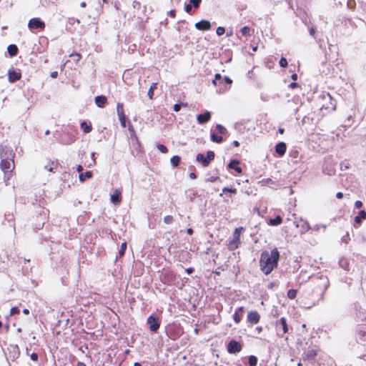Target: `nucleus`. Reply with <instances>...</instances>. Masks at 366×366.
I'll list each match as a JSON object with an SVG mask.
<instances>
[{
  "instance_id": "obj_9",
  "label": "nucleus",
  "mask_w": 366,
  "mask_h": 366,
  "mask_svg": "<svg viewBox=\"0 0 366 366\" xmlns=\"http://www.w3.org/2000/svg\"><path fill=\"white\" fill-rule=\"evenodd\" d=\"M147 324L149 325V330L152 332H157L160 326L158 318L153 315H150L147 318Z\"/></svg>"
},
{
  "instance_id": "obj_5",
  "label": "nucleus",
  "mask_w": 366,
  "mask_h": 366,
  "mask_svg": "<svg viewBox=\"0 0 366 366\" xmlns=\"http://www.w3.org/2000/svg\"><path fill=\"white\" fill-rule=\"evenodd\" d=\"M0 167L1 170L5 173L4 177L6 178L7 172H11V170L14 168V160H9L6 159H1ZM7 179H9V177H7Z\"/></svg>"
},
{
  "instance_id": "obj_44",
  "label": "nucleus",
  "mask_w": 366,
  "mask_h": 366,
  "mask_svg": "<svg viewBox=\"0 0 366 366\" xmlns=\"http://www.w3.org/2000/svg\"><path fill=\"white\" fill-rule=\"evenodd\" d=\"M327 97H328V98H329V99H330V101H331V102H330V104H331L330 107H331L332 109H335V108H336V101H335V100H334V99L332 98V97H331L329 94H327Z\"/></svg>"
},
{
  "instance_id": "obj_63",
  "label": "nucleus",
  "mask_w": 366,
  "mask_h": 366,
  "mask_svg": "<svg viewBox=\"0 0 366 366\" xmlns=\"http://www.w3.org/2000/svg\"><path fill=\"white\" fill-rule=\"evenodd\" d=\"M187 233L188 234H189V235L192 234V233H193V229H192V228H189V229H187Z\"/></svg>"
},
{
  "instance_id": "obj_29",
  "label": "nucleus",
  "mask_w": 366,
  "mask_h": 366,
  "mask_svg": "<svg viewBox=\"0 0 366 366\" xmlns=\"http://www.w3.org/2000/svg\"><path fill=\"white\" fill-rule=\"evenodd\" d=\"M81 128L85 133H89L92 131V127L90 124H87L86 122H82L81 123Z\"/></svg>"
},
{
  "instance_id": "obj_52",
  "label": "nucleus",
  "mask_w": 366,
  "mask_h": 366,
  "mask_svg": "<svg viewBox=\"0 0 366 366\" xmlns=\"http://www.w3.org/2000/svg\"><path fill=\"white\" fill-rule=\"evenodd\" d=\"M236 311H239V313L243 315V314L245 312V308L244 307H240Z\"/></svg>"
},
{
  "instance_id": "obj_43",
  "label": "nucleus",
  "mask_w": 366,
  "mask_h": 366,
  "mask_svg": "<svg viewBox=\"0 0 366 366\" xmlns=\"http://www.w3.org/2000/svg\"><path fill=\"white\" fill-rule=\"evenodd\" d=\"M182 106H185V104L184 103H179V104H175L174 105V112H179L180 111L181 108Z\"/></svg>"
},
{
  "instance_id": "obj_24",
  "label": "nucleus",
  "mask_w": 366,
  "mask_h": 366,
  "mask_svg": "<svg viewBox=\"0 0 366 366\" xmlns=\"http://www.w3.org/2000/svg\"><path fill=\"white\" fill-rule=\"evenodd\" d=\"M211 140L216 143H221L223 141V138L221 136L217 135L214 132H211Z\"/></svg>"
},
{
  "instance_id": "obj_46",
  "label": "nucleus",
  "mask_w": 366,
  "mask_h": 366,
  "mask_svg": "<svg viewBox=\"0 0 366 366\" xmlns=\"http://www.w3.org/2000/svg\"><path fill=\"white\" fill-rule=\"evenodd\" d=\"M20 310L17 307H14L11 309L10 315H14L16 314H19Z\"/></svg>"
},
{
  "instance_id": "obj_37",
  "label": "nucleus",
  "mask_w": 366,
  "mask_h": 366,
  "mask_svg": "<svg viewBox=\"0 0 366 366\" xmlns=\"http://www.w3.org/2000/svg\"><path fill=\"white\" fill-rule=\"evenodd\" d=\"M173 222H174V218L171 215H167V216L164 217V222L165 224H172Z\"/></svg>"
},
{
  "instance_id": "obj_36",
  "label": "nucleus",
  "mask_w": 366,
  "mask_h": 366,
  "mask_svg": "<svg viewBox=\"0 0 366 366\" xmlns=\"http://www.w3.org/2000/svg\"><path fill=\"white\" fill-rule=\"evenodd\" d=\"M216 129H217V131L221 134H224L227 133V129L225 127H224L221 124H217L216 126Z\"/></svg>"
},
{
  "instance_id": "obj_51",
  "label": "nucleus",
  "mask_w": 366,
  "mask_h": 366,
  "mask_svg": "<svg viewBox=\"0 0 366 366\" xmlns=\"http://www.w3.org/2000/svg\"><path fill=\"white\" fill-rule=\"evenodd\" d=\"M31 359L33 360V361H37L38 360V355L35 352H33L31 355Z\"/></svg>"
},
{
  "instance_id": "obj_2",
  "label": "nucleus",
  "mask_w": 366,
  "mask_h": 366,
  "mask_svg": "<svg viewBox=\"0 0 366 366\" xmlns=\"http://www.w3.org/2000/svg\"><path fill=\"white\" fill-rule=\"evenodd\" d=\"M244 230V228L242 227H237L234 229L232 239L229 241L228 244V249L230 251H233L237 249L240 244V234L242 231Z\"/></svg>"
},
{
  "instance_id": "obj_39",
  "label": "nucleus",
  "mask_w": 366,
  "mask_h": 366,
  "mask_svg": "<svg viewBox=\"0 0 366 366\" xmlns=\"http://www.w3.org/2000/svg\"><path fill=\"white\" fill-rule=\"evenodd\" d=\"M118 117L120 121L121 125L123 127H126V115L125 114L120 115V116H118Z\"/></svg>"
},
{
  "instance_id": "obj_54",
  "label": "nucleus",
  "mask_w": 366,
  "mask_h": 366,
  "mask_svg": "<svg viewBox=\"0 0 366 366\" xmlns=\"http://www.w3.org/2000/svg\"><path fill=\"white\" fill-rule=\"evenodd\" d=\"M168 14L169 16L174 18L175 15H176V11H175V10H171L168 12Z\"/></svg>"
},
{
  "instance_id": "obj_13",
  "label": "nucleus",
  "mask_w": 366,
  "mask_h": 366,
  "mask_svg": "<svg viewBox=\"0 0 366 366\" xmlns=\"http://www.w3.org/2000/svg\"><path fill=\"white\" fill-rule=\"evenodd\" d=\"M260 316L257 311H250L247 314V321L251 324H257L259 322Z\"/></svg>"
},
{
  "instance_id": "obj_31",
  "label": "nucleus",
  "mask_w": 366,
  "mask_h": 366,
  "mask_svg": "<svg viewBox=\"0 0 366 366\" xmlns=\"http://www.w3.org/2000/svg\"><path fill=\"white\" fill-rule=\"evenodd\" d=\"M249 366H256L257 364V358L254 355H251L248 358Z\"/></svg>"
},
{
  "instance_id": "obj_18",
  "label": "nucleus",
  "mask_w": 366,
  "mask_h": 366,
  "mask_svg": "<svg viewBox=\"0 0 366 366\" xmlns=\"http://www.w3.org/2000/svg\"><path fill=\"white\" fill-rule=\"evenodd\" d=\"M239 161L237 159H232L230 162L228 164V168L230 169H234L237 173L241 174L242 172V169L239 167Z\"/></svg>"
},
{
  "instance_id": "obj_27",
  "label": "nucleus",
  "mask_w": 366,
  "mask_h": 366,
  "mask_svg": "<svg viewBox=\"0 0 366 366\" xmlns=\"http://www.w3.org/2000/svg\"><path fill=\"white\" fill-rule=\"evenodd\" d=\"M282 222V219L280 216H277L274 219H269V224L272 226H277Z\"/></svg>"
},
{
  "instance_id": "obj_47",
  "label": "nucleus",
  "mask_w": 366,
  "mask_h": 366,
  "mask_svg": "<svg viewBox=\"0 0 366 366\" xmlns=\"http://www.w3.org/2000/svg\"><path fill=\"white\" fill-rule=\"evenodd\" d=\"M192 6L191 4H189V3L185 5L184 10L187 13L190 14L192 11Z\"/></svg>"
},
{
  "instance_id": "obj_4",
  "label": "nucleus",
  "mask_w": 366,
  "mask_h": 366,
  "mask_svg": "<svg viewBox=\"0 0 366 366\" xmlns=\"http://www.w3.org/2000/svg\"><path fill=\"white\" fill-rule=\"evenodd\" d=\"M276 331L277 335L282 337L284 334L288 332V326L285 317H281L276 322Z\"/></svg>"
},
{
  "instance_id": "obj_38",
  "label": "nucleus",
  "mask_w": 366,
  "mask_h": 366,
  "mask_svg": "<svg viewBox=\"0 0 366 366\" xmlns=\"http://www.w3.org/2000/svg\"><path fill=\"white\" fill-rule=\"evenodd\" d=\"M157 149L162 153L166 154L168 152V149L163 144H157Z\"/></svg>"
},
{
  "instance_id": "obj_41",
  "label": "nucleus",
  "mask_w": 366,
  "mask_h": 366,
  "mask_svg": "<svg viewBox=\"0 0 366 366\" xmlns=\"http://www.w3.org/2000/svg\"><path fill=\"white\" fill-rule=\"evenodd\" d=\"M222 192H230V193H232V194H236L237 193V189L235 188L224 187L222 189Z\"/></svg>"
},
{
  "instance_id": "obj_59",
  "label": "nucleus",
  "mask_w": 366,
  "mask_h": 366,
  "mask_svg": "<svg viewBox=\"0 0 366 366\" xmlns=\"http://www.w3.org/2000/svg\"><path fill=\"white\" fill-rule=\"evenodd\" d=\"M189 177H190L191 179H196V178H197V175H196V174H195V173L192 172V173H190V174H189Z\"/></svg>"
},
{
  "instance_id": "obj_25",
  "label": "nucleus",
  "mask_w": 366,
  "mask_h": 366,
  "mask_svg": "<svg viewBox=\"0 0 366 366\" xmlns=\"http://www.w3.org/2000/svg\"><path fill=\"white\" fill-rule=\"evenodd\" d=\"M92 177V172L87 171L84 173H81L79 176L80 182H84L86 179H89Z\"/></svg>"
},
{
  "instance_id": "obj_32",
  "label": "nucleus",
  "mask_w": 366,
  "mask_h": 366,
  "mask_svg": "<svg viewBox=\"0 0 366 366\" xmlns=\"http://www.w3.org/2000/svg\"><path fill=\"white\" fill-rule=\"evenodd\" d=\"M117 115L118 116L125 114L124 112V107H123V104L122 103H118L117 104Z\"/></svg>"
},
{
  "instance_id": "obj_19",
  "label": "nucleus",
  "mask_w": 366,
  "mask_h": 366,
  "mask_svg": "<svg viewBox=\"0 0 366 366\" xmlns=\"http://www.w3.org/2000/svg\"><path fill=\"white\" fill-rule=\"evenodd\" d=\"M357 339L361 342H366V328L361 327L357 332Z\"/></svg>"
},
{
  "instance_id": "obj_50",
  "label": "nucleus",
  "mask_w": 366,
  "mask_h": 366,
  "mask_svg": "<svg viewBox=\"0 0 366 366\" xmlns=\"http://www.w3.org/2000/svg\"><path fill=\"white\" fill-rule=\"evenodd\" d=\"M218 179H219V177H210L209 178H208V179H207V181L210 182H216Z\"/></svg>"
},
{
  "instance_id": "obj_56",
  "label": "nucleus",
  "mask_w": 366,
  "mask_h": 366,
  "mask_svg": "<svg viewBox=\"0 0 366 366\" xmlns=\"http://www.w3.org/2000/svg\"><path fill=\"white\" fill-rule=\"evenodd\" d=\"M50 76H51V78L55 79L58 76V72L57 71H53V72L51 73Z\"/></svg>"
},
{
  "instance_id": "obj_23",
  "label": "nucleus",
  "mask_w": 366,
  "mask_h": 366,
  "mask_svg": "<svg viewBox=\"0 0 366 366\" xmlns=\"http://www.w3.org/2000/svg\"><path fill=\"white\" fill-rule=\"evenodd\" d=\"M317 353L316 350H308L307 352L305 353V359L309 360H314L317 356Z\"/></svg>"
},
{
  "instance_id": "obj_10",
  "label": "nucleus",
  "mask_w": 366,
  "mask_h": 366,
  "mask_svg": "<svg viewBox=\"0 0 366 366\" xmlns=\"http://www.w3.org/2000/svg\"><path fill=\"white\" fill-rule=\"evenodd\" d=\"M21 77V74L19 71L14 70V69H10L8 71V79L10 83H14L16 81L19 80Z\"/></svg>"
},
{
  "instance_id": "obj_34",
  "label": "nucleus",
  "mask_w": 366,
  "mask_h": 366,
  "mask_svg": "<svg viewBox=\"0 0 366 366\" xmlns=\"http://www.w3.org/2000/svg\"><path fill=\"white\" fill-rule=\"evenodd\" d=\"M242 315L239 313V311H235L234 315H233V318H234V321L238 324L240 322V321L242 320Z\"/></svg>"
},
{
  "instance_id": "obj_17",
  "label": "nucleus",
  "mask_w": 366,
  "mask_h": 366,
  "mask_svg": "<svg viewBox=\"0 0 366 366\" xmlns=\"http://www.w3.org/2000/svg\"><path fill=\"white\" fill-rule=\"evenodd\" d=\"M286 149V144L283 142H279L275 146V152L280 157L283 156L285 154Z\"/></svg>"
},
{
  "instance_id": "obj_26",
  "label": "nucleus",
  "mask_w": 366,
  "mask_h": 366,
  "mask_svg": "<svg viewBox=\"0 0 366 366\" xmlns=\"http://www.w3.org/2000/svg\"><path fill=\"white\" fill-rule=\"evenodd\" d=\"M180 162H181V158L177 155L173 156L170 159L171 164L174 167H178L180 164Z\"/></svg>"
},
{
  "instance_id": "obj_35",
  "label": "nucleus",
  "mask_w": 366,
  "mask_h": 366,
  "mask_svg": "<svg viewBox=\"0 0 366 366\" xmlns=\"http://www.w3.org/2000/svg\"><path fill=\"white\" fill-rule=\"evenodd\" d=\"M202 2V0H189V4L192 5L194 9H197L199 7V5Z\"/></svg>"
},
{
  "instance_id": "obj_49",
  "label": "nucleus",
  "mask_w": 366,
  "mask_h": 366,
  "mask_svg": "<svg viewBox=\"0 0 366 366\" xmlns=\"http://www.w3.org/2000/svg\"><path fill=\"white\" fill-rule=\"evenodd\" d=\"M355 207L357 209H360L362 207V202L360 200H357L355 202Z\"/></svg>"
},
{
  "instance_id": "obj_21",
  "label": "nucleus",
  "mask_w": 366,
  "mask_h": 366,
  "mask_svg": "<svg viewBox=\"0 0 366 366\" xmlns=\"http://www.w3.org/2000/svg\"><path fill=\"white\" fill-rule=\"evenodd\" d=\"M18 47L15 44H10L7 47V51L11 57L16 56L18 54Z\"/></svg>"
},
{
  "instance_id": "obj_12",
  "label": "nucleus",
  "mask_w": 366,
  "mask_h": 366,
  "mask_svg": "<svg viewBox=\"0 0 366 366\" xmlns=\"http://www.w3.org/2000/svg\"><path fill=\"white\" fill-rule=\"evenodd\" d=\"M111 202L114 204H119L122 201V189H114L110 197Z\"/></svg>"
},
{
  "instance_id": "obj_53",
  "label": "nucleus",
  "mask_w": 366,
  "mask_h": 366,
  "mask_svg": "<svg viewBox=\"0 0 366 366\" xmlns=\"http://www.w3.org/2000/svg\"><path fill=\"white\" fill-rule=\"evenodd\" d=\"M214 79H217V81H219V83H222V76L220 74H216L214 76Z\"/></svg>"
},
{
  "instance_id": "obj_57",
  "label": "nucleus",
  "mask_w": 366,
  "mask_h": 366,
  "mask_svg": "<svg viewBox=\"0 0 366 366\" xmlns=\"http://www.w3.org/2000/svg\"><path fill=\"white\" fill-rule=\"evenodd\" d=\"M336 197H337V199H342V198L343 197V193H342V192H337V193L336 194Z\"/></svg>"
},
{
  "instance_id": "obj_14",
  "label": "nucleus",
  "mask_w": 366,
  "mask_h": 366,
  "mask_svg": "<svg viewBox=\"0 0 366 366\" xmlns=\"http://www.w3.org/2000/svg\"><path fill=\"white\" fill-rule=\"evenodd\" d=\"M59 167V163L57 161L48 160L47 164L44 166V168L50 172L54 173Z\"/></svg>"
},
{
  "instance_id": "obj_8",
  "label": "nucleus",
  "mask_w": 366,
  "mask_h": 366,
  "mask_svg": "<svg viewBox=\"0 0 366 366\" xmlns=\"http://www.w3.org/2000/svg\"><path fill=\"white\" fill-rule=\"evenodd\" d=\"M242 346L239 342L232 340L227 345V351L230 354H236L242 350Z\"/></svg>"
},
{
  "instance_id": "obj_20",
  "label": "nucleus",
  "mask_w": 366,
  "mask_h": 366,
  "mask_svg": "<svg viewBox=\"0 0 366 366\" xmlns=\"http://www.w3.org/2000/svg\"><path fill=\"white\" fill-rule=\"evenodd\" d=\"M95 104L98 107L103 108L107 102V99L105 96H97L94 99Z\"/></svg>"
},
{
  "instance_id": "obj_55",
  "label": "nucleus",
  "mask_w": 366,
  "mask_h": 366,
  "mask_svg": "<svg viewBox=\"0 0 366 366\" xmlns=\"http://www.w3.org/2000/svg\"><path fill=\"white\" fill-rule=\"evenodd\" d=\"M349 239H350V238H349V234H348V233H347V234H346V235H345V236H344V237H342V241H343V242H346V243H347V240H348Z\"/></svg>"
},
{
  "instance_id": "obj_15",
  "label": "nucleus",
  "mask_w": 366,
  "mask_h": 366,
  "mask_svg": "<svg viewBox=\"0 0 366 366\" xmlns=\"http://www.w3.org/2000/svg\"><path fill=\"white\" fill-rule=\"evenodd\" d=\"M197 119L199 124H205L210 120L211 114L209 112H205L204 114H199Z\"/></svg>"
},
{
  "instance_id": "obj_62",
  "label": "nucleus",
  "mask_w": 366,
  "mask_h": 366,
  "mask_svg": "<svg viewBox=\"0 0 366 366\" xmlns=\"http://www.w3.org/2000/svg\"><path fill=\"white\" fill-rule=\"evenodd\" d=\"M193 271H194V269H193V268H192V267L187 268V269H186V272H187V273H188V274H191V273H192V272H193Z\"/></svg>"
},
{
  "instance_id": "obj_7",
  "label": "nucleus",
  "mask_w": 366,
  "mask_h": 366,
  "mask_svg": "<svg viewBox=\"0 0 366 366\" xmlns=\"http://www.w3.org/2000/svg\"><path fill=\"white\" fill-rule=\"evenodd\" d=\"M28 27L31 30H44L45 28V24L39 18H33L29 20L28 23Z\"/></svg>"
},
{
  "instance_id": "obj_33",
  "label": "nucleus",
  "mask_w": 366,
  "mask_h": 366,
  "mask_svg": "<svg viewBox=\"0 0 366 366\" xmlns=\"http://www.w3.org/2000/svg\"><path fill=\"white\" fill-rule=\"evenodd\" d=\"M297 296V290H289L287 292V297L290 300H294Z\"/></svg>"
},
{
  "instance_id": "obj_48",
  "label": "nucleus",
  "mask_w": 366,
  "mask_h": 366,
  "mask_svg": "<svg viewBox=\"0 0 366 366\" xmlns=\"http://www.w3.org/2000/svg\"><path fill=\"white\" fill-rule=\"evenodd\" d=\"M224 81L227 84H232V80L229 76H224V79L222 81Z\"/></svg>"
},
{
  "instance_id": "obj_3",
  "label": "nucleus",
  "mask_w": 366,
  "mask_h": 366,
  "mask_svg": "<svg viewBox=\"0 0 366 366\" xmlns=\"http://www.w3.org/2000/svg\"><path fill=\"white\" fill-rule=\"evenodd\" d=\"M214 152L208 151L206 157L204 154L199 153L197 155L196 159L198 162L201 163L202 166L207 167L214 159Z\"/></svg>"
},
{
  "instance_id": "obj_64",
  "label": "nucleus",
  "mask_w": 366,
  "mask_h": 366,
  "mask_svg": "<svg viewBox=\"0 0 366 366\" xmlns=\"http://www.w3.org/2000/svg\"><path fill=\"white\" fill-rule=\"evenodd\" d=\"M77 366H86L85 363L84 362H79L77 363Z\"/></svg>"
},
{
  "instance_id": "obj_1",
  "label": "nucleus",
  "mask_w": 366,
  "mask_h": 366,
  "mask_svg": "<svg viewBox=\"0 0 366 366\" xmlns=\"http://www.w3.org/2000/svg\"><path fill=\"white\" fill-rule=\"evenodd\" d=\"M279 259L280 252L277 248H274L270 252H262L259 259L260 269L265 274H270L277 267Z\"/></svg>"
},
{
  "instance_id": "obj_6",
  "label": "nucleus",
  "mask_w": 366,
  "mask_h": 366,
  "mask_svg": "<svg viewBox=\"0 0 366 366\" xmlns=\"http://www.w3.org/2000/svg\"><path fill=\"white\" fill-rule=\"evenodd\" d=\"M1 159L14 160L15 153L11 147L7 146H1L0 147Z\"/></svg>"
},
{
  "instance_id": "obj_42",
  "label": "nucleus",
  "mask_w": 366,
  "mask_h": 366,
  "mask_svg": "<svg viewBox=\"0 0 366 366\" xmlns=\"http://www.w3.org/2000/svg\"><path fill=\"white\" fill-rule=\"evenodd\" d=\"M225 32V29L224 27H222V26H219L217 27V30H216V33L218 36H222V34H224Z\"/></svg>"
},
{
  "instance_id": "obj_40",
  "label": "nucleus",
  "mask_w": 366,
  "mask_h": 366,
  "mask_svg": "<svg viewBox=\"0 0 366 366\" xmlns=\"http://www.w3.org/2000/svg\"><path fill=\"white\" fill-rule=\"evenodd\" d=\"M127 249V243L123 242L121 245V249L119 252V256H123Z\"/></svg>"
},
{
  "instance_id": "obj_61",
  "label": "nucleus",
  "mask_w": 366,
  "mask_h": 366,
  "mask_svg": "<svg viewBox=\"0 0 366 366\" xmlns=\"http://www.w3.org/2000/svg\"><path fill=\"white\" fill-rule=\"evenodd\" d=\"M255 330L257 332L258 334H260L262 331V327H257L255 328Z\"/></svg>"
},
{
  "instance_id": "obj_60",
  "label": "nucleus",
  "mask_w": 366,
  "mask_h": 366,
  "mask_svg": "<svg viewBox=\"0 0 366 366\" xmlns=\"http://www.w3.org/2000/svg\"><path fill=\"white\" fill-rule=\"evenodd\" d=\"M289 86H290V88H292V89H293V88H295V87H297V83H295V82H292V83L289 85Z\"/></svg>"
},
{
  "instance_id": "obj_28",
  "label": "nucleus",
  "mask_w": 366,
  "mask_h": 366,
  "mask_svg": "<svg viewBox=\"0 0 366 366\" xmlns=\"http://www.w3.org/2000/svg\"><path fill=\"white\" fill-rule=\"evenodd\" d=\"M157 88V83H153L149 90H148V97L150 99H153V96H154V90Z\"/></svg>"
},
{
  "instance_id": "obj_58",
  "label": "nucleus",
  "mask_w": 366,
  "mask_h": 366,
  "mask_svg": "<svg viewBox=\"0 0 366 366\" xmlns=\"http://www.w3.org/2000/svg\"><path fill=\"white\" fill-rule=\"evenodd\" d=\"M309 31H310V34L311 36H314V34L315 33V28L312 27L310 29Z\"/></svg>"
},
{
  "instance_id": "obj_45",
  "label": "nucleus",
  "mask_w": 366,
  "mask_h": 366,
  "mask_svg": "<svg viewBox=\"0 0 366 366\" xmlns=\"http://www.w3.org/2000/svg\"><path fill=\"white\" fill-rule=\"evenodd\" d=\"M280 65L282 67H286L287 66V61L285 57H282L280 60Z\"/></svg>"
},
{
  "instance_id": "obj_30",
  "label": "nucleus",
  "mask_w": 366,
  "mask_h": 366,
  "mask_svg": "<svg viewBox=\"0 0 366 366\" xmlns=\"http://www.w3.org/2000/svg\"><path fill=\"white\" fill-rule=\"evenodd\" d=\"M250 31H251V29L247 26L242 27L240 30L241 34H242V36H250L251 35Z\"/></svg>"
},
{
  "instance_id": "obj_16",
  "label": "nucleus",
  "mask_w": 366,
  "mask_h": 366,
  "mask_svg": "<svg viewBox=\"0 0 366 366\" xmlns=\"http://www.w3.org/2000/svg\"><path fill=\"white\" fill-rule=\"evenodd\" d=\"M297 227H301L302 232H306L310 229V225L307 220L300 219L299 222L295 221Z\"/></svg>"
},
{
  "instance_id": "obj_22",
  "label": "nucleus",
  "mask_w": 366,
  "mask_h": 366,
  "mask_svg": "<svg viewBox=\"0 0 366 366\" xmlns=\"http://www.w3.org/2000/svg\"><path fill=\"white\" fill-rule=\"evenodd\" d=\"M363 219H366V212L365 210H361L359 212L358 215L355 217V222L360 224Z\"/></svg>"
},
{
  "instance_id": "obj_11",
  "label": "nucleus",
  "mask_w": 366,
  "mask_h": 366,
  "mask_svg": "<svg viewBox=\"0 0 366 366\" xmlns=\"http://www.w3.org/2000/svg\"><path fill=\"white\" fill-rule=\"evenodd\" d=\"M194 26L199 31H208L211 29V23L204 19L197 22Z\"/></svg>"
}]
</instances>
